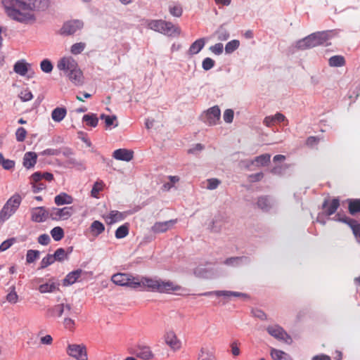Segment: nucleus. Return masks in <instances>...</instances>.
<instances>
[{"instance_id": "f257e3e1", "label": "nucleus", "mask_w": 360, "mask_h": 360, "mask_svg": "<svg viewBox=\"0 0 360 360\" xmlns=\"http://www.w3.org/2000/svg\"><path fill=\"white\" fill-rule=\"evenodd\" d=\"M4 11L11 20L23 25H33L37 15L47 10L49 0H3Z\"/></svg>"}, {"instance_id": "f03ea898", "label": "nucleus", "mask_w": 360, "mask_h": 360, "mask_svg": "<svg viewBox=\"0 0 360 360\" xmlns=\"http://www.w3.org/2000/svg\"><path fill=\"white\" fill-rule=\"evenodd\" d=\"M57 69L62 72L71 82L79 86L84 82V77L78 63L72 56H66L60 58L56 65Z\"/></svg>"}, {"instance_id": "7ed1b4c3", "label": "nucleus", "mask_w": 360, "mask_h": 360, "mask_svg": "<svg viewBox=\"0 0 360 360\" xmlns=\"http://www.w3.org/2000/svg\"><path fill=\"white\" fill-rule=\"evenodd\" d=\"M138 283L139 285L137 289L140 290H148L153 292H158L160 293H169L172 291L179 290L181 287L175 285L173 282L169 281H162L158 278H151L144 276H138Z\"/></svg>"}, {"instance_id": "20e7f679", "label": "nucleus", "mask_w": 360, "mask_h": 360, "mask_svg": "<svg viewBox=\"0 0 360 360\" xmlns=\"http://www.w3.org/2000/svg\"><path fill=\"white\" fill-rule=\"evenodd\" d=\"M148 29L167 36H179L181 30L172 22L163 20L149 19L146 20Z\"/></svg>"}, {"instance_id": "39448f33", "label": "nucleus", "mask_w": 360, "mask_h": 360, "mask_svg": "<svg viewBox=\"0 0 360 360\" xmlns=\"http://www.w3.org/2000/svg\"><path fill=\"white\" fill-rule=\"evenodd\" d=\"M327 39V33H314L297 41V46L301 49L311 48L323 44V42L326 41Z\"/></svg>"}, {"instance_id": "423d86ee", "label": "nucleus", "mask_w": 360, "mask_h": 360, "mask_svg": "<svg viewBox=\"0 0 360 360\" xmlns=\"http://www.w3.org/2000/svg\"><path fill=\"white\" fill-rule=\"evenodd\" d=\"M21 200L22 198L20 195H13L0 211V219L5 221L14 214L20 206Z\"/></svg>"}, {"instance_id": "0eeeda50", "label": "nucleus", "mask_w": 360, "mask_h": 360, "mask_svg": "<svg viewBox=\"0 0 360 360\" xmlns=\"http://www.w3.org/2000/svg\"><path fill=\"white\" fill-rule=\"evenodd\" d=\"M111 280L117 285L126 286L133 289H137V286L140 285L138 283V276H133L129 274H115L112 276Z\"/></svg>"}, {"instance_id": "6e6552de", "label": "nucleus", "mask_w": 360, "mask_h": 360, "mask_svg": "<svg viewBox=\"0 0 360 360\" xmlns=\"http://www.w3.org/2000/svg\"><path fill=\"white\" fill-rule=\"evenodd\" d=\"M48 163L53 165L58 172H62L65 169H82L83 168L82 161H76L74 159H51Z\"/></svg>"}, {"instance_id": "1a4fd4ad", "label": "nucleus", "mask_w": 360, "mask_h": 360, "mask_svg": "<svg viewBox=\"0 0 360 360\" xmlns=\"http://www.w3.org/2000/svg\"><path fill=\"white\" fill-rule=\"evenodd\" d=\"M67 353L77 360H88L86 349L83 345H69L67 348Z\"/></svg>"}, {"instance_id": "9d476101", "label": "nucleus", "mask_w": 360, "mask_h": 360, "mask_svg": "<svg viewBox=\"0 0 360 360\" xmlns=\"http://www.w3.org/2000/svg\"><path fill=\"white\" fill-rule=\"evenodd\" d=\"M266 330L269 334L278 340H283L285 342L288 344L292 342L291 337L283 329V328L278 325L268 326Z\"/></svg>"}, {"instance_id": "9b49d317", "label": "nucleus", "mask_w": 360, "mask_h": 360, "mask_svg": "<svg viewBox=\"0 0 360 360\" xmlns=\"http://www.w3.org/2000/svg\"><path fill=\"white\" fill-rule=\"evenodd\" d=\"M221 111L218 106L209 108L203 114L204 122L209 125L217 124L220 120Z\"/></svg>"}, {"instance_id": "f8f14e48", "label": "nucleus", "mask_w": 360, "mask_h": 360, "mask_svg": "<svg viewBox=\"0 0 360 360\" xmlns=\"http://www.w3.org/2000/svg\"><path fill=\"white\" fill-rule=\"evenodd\" d=\"M72 208L70 207H65L63 208L53 207L49 211V218L53 220H65L68 219L72 215Z\"/></svg>"}, {"instance_id": "ddd939ff", "label": "nucleus", "mask_w": 360, "mask_h": 360, "mask_svg": "<svg viewBox=\"0 0 360 360\" xmlns=\"http://www.w3.org/2000/svg\"><path fill=\"white\" fill-rule=\"evenodd\" d=\"M84 23L79 20H72L64 23L61 28V34L65 35H71L77 31L82 29Z\"/></svg>"}, {"instance_id": "4468645a", "label": "nucleus", "mask_w": 360, "mask_h": 360, "mask_svg": "<svg viewBox=\"0 0 360 360\" xmlns=\"http://www.w3.org/2000/svg\"><path fill=\"white\" fill-rule=\"evenodd\" d=\"M48 218H49V212L44 207H34L31 211V219L34 222H44Z\"/></svg>"}, {"instance_id": "2eb2a0df", "label": "nucleus", "mask_w": 360, "mask_h": 360, "mask_svg": "<svg viewBox=\"0 0 360 360\" xmlns=\"http://www.w3.org/2000/svg\"><path fill=\"white\" fill-rule=\"evenodd\" d=\"M177 219H171L165 221L155 222L151 227V231L154 233H165L173 227Z\"/></svg>"}, {"instance_id": "dca6fc26", "label": "nucleus", "mask_w": 360, "mask_h": 360, "mask_svg": "<svg viewBox=\"0 0 360 360\" xmlns=\"http://www.w3.org/2000/svg\"><path fill=\"white\" fill-rule=\"evenodd\" d=\"M165 343L174 351L179 350L181 347V341L177 338L174 331L169 330L164 335Z\"/></svg>"}, {"instance_id": "f3484780", "label": "nucleus", "mask_w": 360, "mask_h": 360, "mask_svg": "<svg viewBox=\"0 0 360 360\" xmlns=\"http://www.w3.org/2000/svg\"><path fill=\"white\" fill-rule=\"evenodd\" d=\"M340 206V201L338 198H334L331 201L326 200L323 203V209L325 210L326 215L330 216L333 214Z\"/></svg>"}, {"instance_id": "a211bd4d", "label": "nucleus", "mask_w": 360, "mask_h": 360, "mask_svg": "<svg viewBox=\"0 0 360 360\" xmlns=\"http://www.w3.org/2000/svg\"><path fill=\"white\" fill-rule=\"evenodd\" d=\"M30 69L31 65L25 60L17 61L13 66L14 72L20 76H25Z\"/></svg>"}, {"instance_id": "6ab92c4d", "label": "nucleus", "mask_w": 360, "mask_h": 360, "mask_svg": "<svg viewBox=\"0 0 360 360\" xmlns=\"http://www.w3.org/2000/svg\"><path fill=\"white\" fill-rule=\"evenodd\" d=\"M205 44V39L200 38L195 40L191 45L190 46L187 54L189 56H193L198 53L204 47Z\"/></svg>"}, {"instance_id": "aec40b11", "label": "nucleus", "mask_w": 360, "mask_h": 360, "mask_svg": "<svg viewBox=\"0 0 360 360\" xmlns=\"http://www.w3.org/2000/svg\"><path fill=\"white\" fill-rule=\"evenodd\" d=\"M286 120V118L284 115L277 112L276 115L273 116H267L264 119L263 123L266 127L272 126L274 122H282Z\"/></svg>"}, {"instance_id": "412c9836", "label": "nucleus", "mask_w": 360, "mask_h": 360, "mask_svg": "<svg viewBox=\"0 0 360 360\" xmlns=\"http://www.w3.org/2000/svg\"><path fill=\"white\" fill-rule=\"evenodd\" d=\"M82 273V269H77L72 272H70L65 278L63 279L64 285H70L75 283L77 279L80 277Z\"/></svg>"}, {"instance_id": "4be33fe9", "label": "nucleus", "mask_w": 360, "mask_h": 360, "mask_svg": "<svg viewBox=\"0 0 360 360\" xmlns=\"http://www.w3.org/2000/svg\"><path fill=\"white\" fill-rule=\"evenodd\" d=\"M214 35L217 37L218 41H226L230 38V32L224 25L219 26L214 32Z\"/></svg>"}, {"instance_id": "5701e85b", "label": "nucleus", "mask_w": 360, "mask_h": 360, "mask_svg": "<svg viewBox=\"0 0 360 360\" xmlns=\"http://www.w3.org/2000/svg\"><path fill=\"white\" fill-rule=\"evenodd\" d=\"M54 202L57 205H69L72 203L73 198L65 193H61L56 195Z\"/></svg>"}, {"instance_id": "b1692460", "label": "nucleus", "mask_w": 360, "mask_h": 360, "mask_svg": "<svg viewBox=\"0 0 360 360\" xmlns=\"http://www.w3.org/2000/svg\"><path fill=\"white\" fill-rule=\"evenodd\" d=\"M136 356L143 360H149L153 358V354L148 347H140L136 352Z\"/></svg>"}, {"instance_id": "393cba45", "label": "nucleus", "mask_w": 360, "mask_h": 360, "mask_svg": "<svg viewBox=\"0 0 360 360\" xmlns=\"http://www.w3.org/2000/svg\"><path fill=\"white\" fill-rule=\"evenodd\" d=\"M270 354L274 360H292L288 354L274 348L271 349Z\"/></svg>"}, {"instance_id": "a878e982", "label": "nucleus", "mask_w": 360, "mask_h": 360, "mask_svg": "<svg viewBox=\"0 0 360 360\" xmlns=\"http://www.w3.org/2000/svg\"><path fill=\"white\" fill-rule=\"evenodd\" d=\"M67 110L65 108H56L51 113V118L56 122H61L65 117Z\"/></svg>"}, {"instance_id": "bb28decb", "label": "nucleus", "mask_w": 360, "mask_h": 360, "mask_svg": "<svg viewBox=\"0 0 360 360\" xmlns=\"http://www.w3.org/2000/svg\"><path fill=\"white\" fill-rule=\"evenodd\" d=\"M333 219L335 221H341L343 223L347 224L352 230V227L356 225H359V222L356 221L355 219L349 218L346 217L345 215H341L340 213L337 214L334 217Z\"/></svg>"}, {"instance_id": "cd10ccee", "label": "nucleus", "mask_w": 360, "mask_h": 360, "mask_svg": "<svg viewBox=\"0 0 360 360\" xmlns=\"http://www.w3.org/2000/svg\"><path fill=\"white\" fill-rule=\"evenodd\" d=\"M333 219L335 221H341L343 223L347 224L352 230V227L356 225H359V222L356 221L355 219L349 218L346 217L345 215H341L340 213L337 214L334 217Z\"/></svg>"}, {"instance_id": "c85d7f7f", "label": "nucleus", "mask_w": 360, "mask_h": 360, "mask_svg": "<svg viewBox=\"0 0 360 360\" xmlns=\"http://www.w3.org/2000/svg\"><path fill=\"white\" fill-rule=\"evenodd\" d=\"M216 296H218V297L223 296V297H229L233 296V297H241V298H244V299L248 298V295L245 293L234 292V291H229V290H222V291L217 292Z\"/></svg>"}, {"instance_id": "c756f323", "label": "nucleus", "mask_w": 360, "mask_h": 360, "mask_svg": "<svg viewBox=\"0 0 360 360\" xmlns=\"http://www.w3.org/2000/svg\"><path fill=\"white\" fill-rule=\"evenodd\" d=\"M32 179L34 182H37L41 181V179H45L48 181H51L53 179V175L49 172H35L32 175Z\"/></svg>"}, {"instance_id": "7c9ffc66", "label": "nucleus", "mask_w": 360, "mask_h": 360, "mask_svg": "<svg viewBox=\"0 0 360 360\" xmlns=\"http://www.w3.org/2000/svg\"><path fill=\"white\" fill-rule=\"evenodd\" d=\"M134 152L132 150L127 148H120L115 150L112 158H133Z\"/></svg>"}, {"instance_id": "2f4dec72", "label": "nucleus", "mask_w": 360, "mask_h": 360, "mask_svg": "<svg viewBox=\"0 0 360 360\" xmlns=\"http://www.w3.org/2000/svg\"><path fill=\"white\" fill-rule=\"evenodd\" d=\"M240 44V41L238 39L229 41L224 46L225 53L226 54H231L239 48Z\"/></svg>"}, {"instance_id": "473e14b6", "label": "nucleus", "mask_w": 360, "mask_h": 360, "mask_svg": "<svg viewBox=\"0 0 360 360\" xmlns=\"http://www.w3.org/2000/svg\"><path fill=\"white\" fill-rule=\"evenodd\" d=\"M283 159H273V165L274 167L271 169V172L275 174H281L284 170L285 167L283 163Z\"/></svg>"}, {"instance_id": "72a5a7b5", "label": "nucleus", "mask_w": 360, "mask_h": 360, "mask_svg": "<svg viewBox=\"0 0 360 360\" xmlns=\"http://www.w3.org/2000/svg\"><path fill=\"white\" fill-rule=\"evenodd\" d=\"M258 207L262 210H269L272 205L271 200L267 196H262L257 200Z\"/></svg>"}, {"instance_id": "f704fd0d", "label": "nucleus", "mask_w": 360, "mask_h": 360, "mask_svg": "<svg viewBox=\"0 0 360 360\" xmlns=\"http://www.w3.org/2000/svg\"><path fill=\"white\" fill-rule=\"evenodd\" d=\"M38 290L41 293L53 292L58 290V285L55 283H44L40 285Z\"/></svg>"}, {"instance_id": "c9c22d12", "label": "nucleus", "mask_w": 360, "mask_h": 360, "mask_svg": "<svg viewBox=\"0 0 360 360\" xmlns=\"http://www.w3.org/2000/svg\"><path fill=\"white\" fill-rule=\"evenodd\" d=\"M248 258L245 257H233L226 259L224 263L228 266H236L240 265L243 262H247Z\"/></svg>"}, {"instance_id": "e433bc0d", "label": "nucleus", "mask_w": 360, "mask_h": 360, "mask_svg": "<svg viewBox=\"0 0 360 360\" xmlns=\"http://www.w3.org/2000/svg\"><path fill=\"white\" fill-rule=\"evenodd\" d=\"M90 230L94 236H98L104 231L105 226L101 221H94L91 224Z\"/></svg>"}, {"instance_id": "4c0bfd02", "label": "nucleus", "mask_w": 360, "mask_h": 360, "mask_svg": "<svg viewBox=\"0 0 360 360\" xmlns=\"http://www.w3.org/2000/svg\"><path fill=\"white\" fill-rule=\"evenodd\" d=\"M348 209L349 213L352 215L360 212V198L349 200Z\"/></svg>"}, {"instance_id": "58836bf2", "label": "nucleus", "mask_w": 360, "mask_h": 360, "mask_svg": "<svg viewBox=\"0 0 360 360\" xmlns=\"http://www.w3.org/2000/svg\"><path fill=\"white\" fill-rule=\"evenodd\" d=\"M48 312L51 316L60 317L65 312L63 303L58 304L48 309Z\"/></svg>"}, {"instance_id": "ea45409f", "label": "nucleus", "mask_w": 360, "mask_h": 360, "mask_svg": "<svg viewBox=\"0 0 360 360\" xmlns=\"http://www.w3.org/2000/svg\"><path fill=\"white\" fill-rule=\"evenodd\" d=\"M198 359L199 360H216V357L212 352L205 349L204 347H202L200 349L199 354H198Z\"/></svg>"}, {"instance_id": "a19ab883", "label": "nucleus", "mask_w": 360, "mask_h": 360, "mask_svg": "<svg viewBox=\"0 0 360 360\" xmlns=\"http://www.w3.org/2000/svg\"><path fill=\"white\" fill-rule=\"evenodd\" d=\"M101 119L105 121L106 127H110L112 125H114L115 127L118 126L117 117L115 115L110 116L102 114L101 115Z\"/></svg>"}, {"instance_id": "79ce46f5", "label": "nucleus", "mask_w": 360, "mask_h": 360, "mask_svg": "<svg viewBox=\"0 0 360 360\" xmlns=\"http://www.w3.org/2000/svg\"><path fill=\"white\" fill-rule=\"evenodd\" d=\"M83 121L86 123L87 125L95 127L97 126L98 122V119L96 115L94 114H87L84 115Z\"/></svg>"}, {"instance_id": "37998d69", "label": "nucleus", "mask_w": 360, "mask_h": 360, "mask_svg": "<svg viewBox=\"0 0 360 360\" xmlns=\"http://www.w3.org/2000/svg\"><path fill=\"white\" fill-rule=\"evenodd\" d=\"M51 235L54 240L59 241L64 237V231L61 227L56 226L51 231Z\"/></svg>"}, {"instance_id": "c03bdc74", "label": "nucleus", "mask_w": 360, "mask_h": 360, "mask_svg": "<svg viewBox=\"0 0 360 360\" xmlns=\"http://www.w3.org/2000/svg\"><path fill=\"white\" fill-rule=\"evenodd\" d=\"M328 63L331 67H341L345 64V59L342 56H335L329 59Z\"/></svg>"}, {"instance_id": "a18cd8bd", "label": "nucleus", "mask_w": 360, "mask_h": 360, "mask_svg": "<svg viewBox=\"0 0 360 360\" xmlns=\"http://www.w3.org/2000/svg\"><path fill=\"white\" fill-rule=\"evenodd\" d=\"M129 233V226L124 224L118 227L115 231V237L118 239L126 237Z\"/></svg>"}, {"instance_id": "49530a36", "label": "nucleus", "mask_w": 360, "mask_h": 360, "mask_svg": "<svg viewBox=\"0 0 360 360\" xmlns=\"http://www.w3.org/2000/svg\"><path fill=\"white\" fill-rule=\"evenodd\" d=\"M52 255L55 262H63L65 259L68 258V255L65 252V250L62 248L57 249Z\"/></svg>"}, {"instance_id": "de8ad7c7", "label": "nucleus", "mask_w": 360, "mask_h": 360, "mask_svg": "<svg viewBox=\"0 0 360 360\" xmlns=\"http://www.w3.org/2000/svg\"><path fill=\"white\" fill-rule=\"evenodd\" d=\"M40 252L39 250H29L26 255V262L28 264L34 262L39 257Z\"/></svg>"}, {"instance_id": "09e8293b", "label": "nucleus", "mask_w": 360, "mask_h": 360, "mask_svg": "<svg viewBox=\"0 0 360 360\" xmlns=\"http://www.w3.org/2000/svg\"><path fill=\"white\" fill-rule=\"evenodd\" d=\"M18 96L22 102L30 101L33 98V95L28 89L22 90Z\"/></svg>"}, {"instance_id": "8fccbe9b", "label": "nucleus", "mask_w": 360, "mask_h": 360, "mask_svg": "<svg viewBox=\"0 0 360 360\" xmlns=\"http://www.w3.org/2000/svg\"><path fill=\"white\" fill-rule=\"evenodd\" d=\"M54 262H55V260L53 259V255L51 254H48L41 261L39 269H45Z\"/></svg>"}, {"instance_id": "3c124183", "label": "nucleus", "mask_w": 360, "mask_h": 360, "mask_svg": "<svg viewBox=\"0 0 360 360\" xmlns=\"http://www.w3.org/2000/svg\"><path fill=\"white\" fill-rule=\"evenodd\" d=\"M85 46H86V45L83 42H79V43L74 44L70 47V52L74 55L79 54L84 51V49H85Z\"/></svg>"}, {"instance_id": "603ef678", "label": "nucleus", "mask_w": 360, "mask_h": 360, "mask_svg": "<svg viewBox=\"0 0 360 360\" xmlns=\"http://www.w3.org/2000/svg\"><path fill=\"white\" fill-rule=\"evenodd\" d=\"M108 219H110L109 223L112 224L123 219V214L122 213L116 210L111 211L109 214Z\"/></svg>"}, {"instance_id": "864d4df0", "label": "nucleus", "mask_w": 360, "mask_h": 360, "mask_svg": "<svg viewBox=\"0 0 360 360\" xmlns=\"http://www.w3.org/2000/svg\"><path fill=\"white\" fill-rule=\"evenodd\" d=\"M221 184V181L216 178H212L207 179V186L206 188L208 190H214L216 189L219 184Z\"/></svg>"}, {"instance_id": "5fc2aeb1", "label": "nucleus", "mask_w": 360, "mask_h": 360, "mask_svg": "<svg viewBox=\"0 0 360 360\" xmlns=\"http://www.w3.org/2000/svg\"><path fill=\"white\" fill-rule=\"evenodd\" d=\"M169 11L174 17H180L182 14V8L178 5L171 4L169 6Z\"/></svg>"}, {"instance_id": "6e6d98bb", "label": "nucleus", "mask_w": 360, "mask_h": 360, "mask_svg": "<svg viewBox=\"0 0 360 360\" xmlns=\"http://www.w3.org/2000/svg\"><path fill=\"white\" fill-rule=\"evenodd\" d=\"M41 69L46 73H50L53 70V65L48 59H44L41 62Z\"/></svg>"}, {"instance_id": "4d7b16f0", "label": "nucleus", "mask_w": 360, "mask_h": 360, "mask_svg": "<svg viewBox=\"0 0 360 360\" xmlns=\"http://www.w3.org/2000/svg\"><path fill=\"white\" fill-rule=\"evenodd\" d=\"M209 50L212 53H214L215 55H217V56H219V55H221L223 53L224 45L221 43L219 42V43H217V44L211 46L209 48Z\"/></svg>"}, {"instance_id": "13d9d810", "label": "nucleus", "mask_w": 360, "mask_h": 360, "mask_svg": "<svg viewBox=\"0 0 360 360\" xmlns=\"http://www.w3.org/2000/svg\"><path fill=\"white\" fill-rule=\"evenodd\" d=\"M204 146L200 143H197L188 150V154L191 155L198 156Z\"/></svg>"}, {"instance_id": "bf43d9fd", "label": "nucleus", "mask_w": 360, "mask_h": 360, "mask_svg": "<svg viewBox=\"0 0 360 360\" xmlns=\"http://www.w3.org/2000/svg\"><path fill=\"white\" fill-rule=\"evenodd\" d=\"M214 65V60L210 58H205L202 63V67L205 70L212 69Z\"/></svg>"}, {"instance_id": "052dcab7", "label": "nucleus", "mask_w": 360, "mask_h": 360, "mask_svg": "<svg viewBox=\"0 0 360 360\" xmlns=\"http://www.w3.org/2000/svg\"><path fill=\"white\" fill-rule=\"evenodd\" d=\"M233 111L231 109H226L223 115L224 120L226 123H231L233 120Z\"/></svg>"}, {"instance_id": "680f3d73", "label": "nucleus", "mask_w": 360, "mask_h": 360, "mask_svg": "<svg viewBox=\"0 0 360 360\" xmlns=\"http://www.w3.org/2000/svg\"><path fill=\"white\" fill-rule=\"evenodd\" d=\"M27 131L23 127H20L15 132L16 139L18 141H22L26 137Z\"/></svg>"}, {"instance_id": "e2e57ef3", "label": "nucleus", "mask_w": 360, "mask_h": 360, "mask_svg": "<svg viewBox=\"0 0 360 360\" xmlns=\"http://www.w3.org/2000/svg\"><path fill=\"white\" fill-rule=\"evenodd\" d=\"M103 183L102 182H96L94 184V186L91 189V195L94 198H97L98 193L102 190Z\"/></svg>"}, {"instance_id": "0e129e2a", "label": "nucleus", "mask_w": 360, "mask_h": 360, "mask_svg": "<svg viewBox=\"0 0 360 360\" xmlns=\"http://www.w3.org/2000/svg\"><path fill=\"white\" fill-rule=\"evenodd\" d=\"M18 296L15 291L14 287L13 288V290H11L6 296V300L8 302L11 303H16L18 302Z\"/></svg>"}, {"instance_id": "69168bd1", "label": "nucleus", "mask_w": 360, "mask_h": 360, "mask_svg": "<svg viewBox=\"0 0 360 360\" xmlns=\"http://www.w3.org/2000/svg\"><path fill=\"white\" fill-rule=\"evenodd\" d=\"M15 238H10L4 241L0 245V251L3 252L8 249L15 242Z\"/></svg>"}, {"instance_id": "338daca9", "label": "nucleus", "mask_w": 360, "mask_h": 360, "mask_svg": "<svg viewBox=\"0 0 360 360\" xmlns=\"http://www.w3.org/2000/svg\"><path fill=\"white\" fill-rule=\"evenodd\" d=\"M1 165L5 169H11L14 167L15 162L10 159H1Z\"/></svg>"}, {"instance_id": "774afa93", "label": "nucleus", "mask_w": 360, "mask_h": 360, "mask_svg": "<svg viewBox=\"0 0 360 360\" xmlns=\"http://www.w3.org/2000/svg\"><path fill=\"white\" fill-rule=\"evenodd\" d=\"M51 239L48 234H41L38 238V243L43 245H46L49 243Z\"/></svg>"}]
</instances>
